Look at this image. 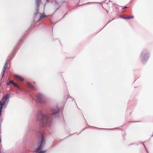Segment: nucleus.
<instances>
[{
	"label": "nucleus",
	"instance_id": "f257e3e1",
	"mask_svg": "<svg viewBox=\"0 0 153 153\" xmlns=\"http://www.w3.org/2000/svg\"><path fill=\"white\" fill-rule=\"evenodd\" d=\"M38 120L40 122V123L42 126H44L47 123L50 121V118L46 115H44L42 113L40 114L37 116Z\"/></svg>",
	"mask_w": 153,
	"mask_h": 153
},
{
	"label": "nucleus",
	"instance_id": "f03ea898",
	"mask_svg": "<svg viewBox=\"0 0 153 153\" xmlns=\"http://www.w3.org/2000/svg\"><path fill=\"white\" fill-rule=\"evenodd\" d=\"M39 136L40 137L39 142L38 143V147L36 152L38 153L39 151L43 147L45 143V141L44 139L43 135L41 133H40L39 134Z\"/></svg>",
	"mask_w": 153,
	"mask_h": 153
},
{
	"label": "nucleus",
	"instance_id": "7ed1b4c3",
	"mask_svg": "<svg viewBox=\"0 0 153 153\" xmlns=\"http://www.w3.org/2000/svg\"><path fill=\"white\" fill-rule=\"evenodd\" d=\"M37 101L41 103H43V98L42 95L40 94H38L37 96Z\"/></svg>",
	"mask_w": 153,
	"mask_h": 153
},
{
	"label": "nucleus",
	"instance_id": "20e7f679",
	"mask_svg": "<svg viewBox=\"0 0 153 153\" xmlns=\"http://www.w3.org/2000/svg\"><path fill=\"white\" fill-rule=\"evenodd\" d=\"M60 7L59 4L56 1H55V4L53 6V8L55 11L57 10Z\"/></svg>",
	"mask_w": 153,
	"mask_h": 153
},
{
	"label": "nucleus",
	"instance_id": "39448f33",
	"mask_svg": "<svg viewBox=\"0 0 153 153\" xmlns=\"http://www.w3.org/2000/svg\"><path fill=\"white\" fill-rule=\"evenodd\" d=\"M7 102V100L3 98L1 101H0V108L1 107V109L3 108V105H4Z\"/></svg>",
	"mask_w": 153,
	"mask_h": 153
},
{
	"label": "nucleus",
	"instance_id": "423d86ee",
	"mask_svg": "<svg viewBox=\"0 0 153 153\" xmlns=\"http://www.w3.org/2000/svg\"><path fill=\"white\" fill-rule=\"evenodd\" d=\"M14 77L17 80H19L21 81H23L24 80L23 78L17 75H15Z\"/></svg>",
	"mask_w": 153,
	"mask_h": 153
},
{
	"label": "nucleus",
	"instance_id": "0eeeda50",
	"mask_svg": "<svg viewBox=\"0 0 153 153\" xmlns=\"http://www.w3.org/2000/svg\"><path fill=\"white\" fill-rule=\"evenodd\" d=\"M52 112V114L53 115L57 113H58L59 112V110L58 108H56V109H53L51 110Z\"/></svg>",
	"mask_w": 153,
	"mask_h": 153
},
{
	"label": "nucleus",
	"instance_id": "6e6552de",
	"mask_svg": "<svg viewBox=\"0 0 153 153\" xmlns=\"http://www.w3.org/2000/svg\"><path fill=\"white\" fill-rule=\"evenodd\" d=\"M124 19H132L134 18V16H125L122 17Z\"/></svg>",
	"mask_w": 153,
	"mask_h": 153
},
{
	"label": "nucleus",
	"instance_id": "1a4fd4ad",
	"mask_svg": "<svg viewBox=\"0 0 153 153\" xmlns=\"http://www.w3.org/2000/svg\"><path fill=\"white\" fill-rule=\"evenodd\" d=\"M27 86L30 88L31 89H35V88L30 82H27Z\"/></svg>",
	"mask_w": 153,
	"mask_h": 153
},
{
	"label": "nucleus",
	"instance_id": "9d476101",
	"mask_svg": "<svg viewBox=\"0 0 153 153\" xmlns=\"http://www.w3.org/2000/svg\"><path fill=\"white\" fill-rule=\"evenodd\" d=\"M7 64H8V62H5V64H4V69L3 70V75H2V76H4V73L5 72L6 69L7 68Z\"/></svg>",
	"mask_w": 153,
	"mask_h": 153
},
{
	"label": "nucleus",
	"instance_id": "9b49d317",
	"mask_svg": "<svg viewBox=\"0 0 153 153\" xmlns=\"http://www.w3.org/2000/svg\"><path fill=\"white\" fill-rule=\"evenodd\" d=\"M16 88V89H17V90H20V87H19V86H18V85L17 84H16V83H15V82H14L13 84H12Z\"/></svg>",
	"mask_w": 153,
	"mask_h": 153
},
{
	"label": "nucleus",
	"instance_id": "f8f14e48",
	"mask_svg": "<svg viewBox=\"0 0 153 153\" xmlns=\"http://www.w3.org/2000/svg\"><path fill=\"white\" fill-rule=\"evenodd\" d=\"M10 97V95L9 94H6L5 96L3 98L5 99L7 101L8 100Z\"/></svg>",
	"mask_w": 153,
	"mask_h": 153
},
{
	"label": "nucleus",
	"instance_id": "ddd939ff",
	"mask_svg": "<svg viewBox=\"0 0 153 153\" xmlns=\"http://www.w3.org/2000/svg\"><path fill=\"white\" fill-rule=\"evenodd\" d=\"M14 82L13 80L10 81L9 82H7V85H9L11 84H13Z\"/></svg>",
	"mask_w": 153,
	"mask_h": 153
},
{
	"label": "nucleus",
	"instance_id": "4468645a",
	"mask_svg": "<svg viewBox=\"0 0 153 153\" xmlns=\"http://www.w3.org/2000/svg\"><path fill=\"white\" fill-rule=\"evenodd\" d=\"M46 16L45 15V14H41V15L40 17V19H41L42 18H44Z\"/></svg>",
	"mask_w": 153,
	"mask_h": 153
},
{
	"label": "nucleus",
	"instance_id": "2eb2a0df",
	"mask_svg": "<svg viewBox=\"0 0 153 153\" xmlns=\"http://www.w3.org/2000/svg\"><path fill=\"white\" fill-rule=\"evenodd\" d=\"M36 4L38 5H39V3L41 1V0H36Z\"/></svg>",
	"mask_w": 153,
	"mask_h": 153
},
{
	"label": "nucleus",
	"instance_id": "dca6fc26",
	"mask_svg": "<svg viewBox=\"0 0 153 153\" xmlns=\"http://www.w3.org/2000/svg\"><path fill=\"white\" fill-rule=\"evenodd\" d=\"M39 13V11L38 10V9H37L35 13V16L38 13Z\"/></svg>",
	"mask_w": 153,
	"mask_h": 153
},
{
	"label": "nucleus",
	"instance_id": "f3484780",
	"mask_svg": "<svg viewBox=\"0 0 153 153\" xmlns=\"http://www.w3.org/2000/svg\"><path fill=\"white\" fill-rule=\"evenodd\" d=\"M67 1L66 0H62L60 2L61 3H66Z\"/></svg>",
	"mask_w": 153,
	"mask_h": 153
},
{
	"label": "nucleus",
	"instance_id": "a211bd4d",
	"mask_svg": "<svg viewBox=\"0 0 153 153\" xmlns=\"http://www.w3.org/2000/svg\"><path fill=\"white\" fill-rule=\"evenodd\" d=\"M46 152V151H41L40 152H39L38 153H45Z\"/></svg>",
	"mask_w": 153,
	"mask_h": 153
},
{
	"label": "nucleus",
	"instance_id": "6ab92c4d",
	"mask_svg": "<svg viewBox=\"0 0 153 153\" xmlns=\"http://www.w3.org/2000/svg\"><path fill=\"white\" fill-rule=\"evenodd\" d=\"M1 121L0 120V127H1Z\"/></svg>",
	"mask_w": 153,
	"mask_h": 153
},
{
	"label": "nucleus",
	"instance_id": "aec40b11",
	"mask_svg": "<svg viewBox=\"0 0 153 153\" xmlns=\"http://www.w3.org/2000/svg\"><path fill=\"white\" fill-rule=\"evenodd\" d=\"M127 8V7H124V8H123V9H125V8Z\"/></svg>",
	"mask_w": 153,
	"mask_h": 153
},
{
	"label": "nucleus",
	"instance_id": "412c9836",
	"mask_svg": "<svg viewBox=\"0 0 153 153\" xmlns=\"http://www.w3.org/2000/svg\"><path fill=\"white\" fill-rule=\"evenodd\" d=\"M34 83L35 84V82H34Z\"/></svg>",
	"mask_w": 153,
	"mask_h": 153
}]
</instances>
